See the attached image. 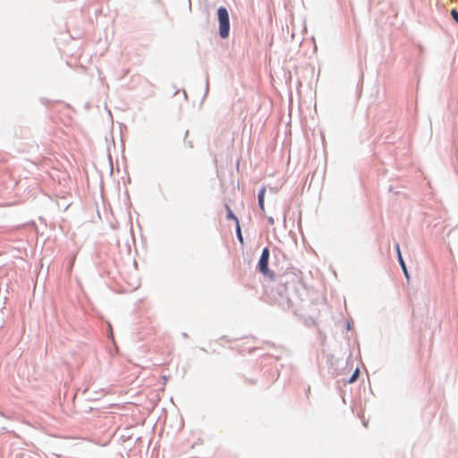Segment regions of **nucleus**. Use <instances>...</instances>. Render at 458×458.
Returning <instances> with one entry per match:
<instances>
[{"label":"nucleus","instance_id":"f257e3e1","mask_svg":"<svg viewBox=\"0 0 458 458\" xmlns=\"http://www.w3.org/2000/svg\"><path fill=\"white\" fill-rule=\"evenodd\" d=\"M302 288L300 278L293 273H285L279 278L277 292L279 305L283 309L291 310L300 300V289Z\"/></svg>","mask_w":458,"mask_h":458},{"label":"nucleus","instance_id":"f03ea898","mask_svg":"<svg viewBox=\"0 0 458 458\" xmlns=\"http://www.w3.org/2000/svg\"><path fill=\"white\" fill-rule=\"evenodd\" d=\"M217 19L219 23V36L222 38H227L230 33V19L225 7L220 6L217 9Z\"/></svg>","mask_w":458,"mask_h":458},{"label":"nucleus","instance_id":"7ed1b4c3","mask_svg":"<svg viewBox=\"0 0 458 458\" xmlns=\"http://www.w3.org/2000/svg\"><path fill=\"white\" fill-rule=\"evenodd\" d=\"M269 256L270 252L267 247H265L262 250L259 263H258V269L259 271L263 274L265 276H267L271 279L275 278V273L271 271L268 267V261H269Z\"/></svg>","mask_w":458,"mask_h":458},{"label":"nucleus","instance_id":"20e7f679","mask_svg":"<svg viewBox=\"0 0 458 458\" xmlns=\"http://www.w3.org/2000/svg\"><path fill=\"white\" fill-rule=\"evenodd\" d=\"M395 249H396V251H397V256H398V261H399V264L403 269V272L405 276V277L407 279H410V276H409V273H408V270H407V267H406V265H405V262L402 257V254H401V250H400V245L399 243H396L395 244Z\"/></svg>","mask_w":458,"mask_h":458},{"label":"nucleus","instance_id":"39448f33","mask_svg":"<svg viewBox=\"0 0 458 458\" xmlns=\"http://www.w3.org/2000/svg\"><path fill=\"white\" fill-rule=\"evenodd\" d=\"M225 208H226V212H227L226 218L233 220L236 223V225L239 224V220H238L237 216L233 213L230 207L228 205H226Z\"/></svg>","mask_w":458,"mask_h":458},{"label":"nucleus","instance_id":"423d86ee","mask_svg":"<svg viewBox=\"0 0 458 458\" xmlns=\"http://www.w3.org/2000/svg\"><path fill=\"white\" fill-rule=\"evenodd\" d=\"M236 236H237L238 241L241 243H243V237H242L241 227H240L239 224L236 225Z\"/></svg>","mask_w":458,"mask_h":458},{"label":"nucleus","instance_id":"0eeeda50","mask_svg":"<svg viewBox=\"0 0 458 458\" xmlns=\"http://www.w3.org/2000/svg\"><path fill=\"white\" fill-rule=\"evenodd\" d=\"M360 376V370L359 369H356L355 371L353 372V374L352 375V377H350V379L348 380L349 383H353L355 382L358 377Z\"/></svg>","mask_w":458,"mask_h":458},{"label":"nucleus","instance_id":"6e6552de","mask_svg":"<svg viewBox=\"0 0 458 458\" xmlns=\"http://www.w3.org/2000/svg\"><path fill=\"white\" fill-rule=\"evenodd\" d=\"M265 193H266V188L262 187L258 194V201L261 202V200H265Z\"/></svg>","mask_w":458,"mask_h":458},{"label":"nucleus","instance_id":"1a4fd4ad","mask_svg":"<svg viewBox=\"0 0 458 458\" xmlns=\"http://www.w3.org/2000/svg\"><path fill=\"white\" fill-rule=\"evenodd\" d=\"M450 14L452 19L458 24V11L456 9H452Z\"/></svg>","mask_w":458,"mask_h":458},{"label":"nucleus","instance_id":"9d476101","mask_svg":"<svg viewBox=\"0 0 458 458\" xmlns=\"http://www.w3.org/2000/svg\"><path fill=\"white\" fill-rule=\"evenodd\" d=\"M264 201H265V200H261V202H259V208H260L262 211H264V210H265Z\"/></svg>","mask_w":458,"mask_h":458},{"label":"nucleus","instance_id":"9b49d317","mask_svg":"<svg viewBox=\"0 0 458 458\" xmlns=\"http://www.w3.org/2000/svg\"><path fill=\"white\" fill-rule=\"evenodd\" d=\"M268 223H269L270 225H273V224H274V218L270 216V217L268 218Z\"/></svg>","mask_w":458,"mask_h":458}]
</instances>
